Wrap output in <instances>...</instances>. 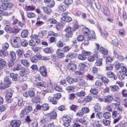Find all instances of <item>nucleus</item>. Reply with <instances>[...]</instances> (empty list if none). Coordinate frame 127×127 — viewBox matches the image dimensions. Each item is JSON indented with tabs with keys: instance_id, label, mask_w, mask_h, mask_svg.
<instances>
[{
	"instance_id": "1",
	"label": "nucleus",
	"mask_w": 127,
	"mask_h": 127,
	"mask_svg": "<svg viewBox=\"0 0 127 127\" xmlns=\"http://www.w3.org/2000/svg\"><path fill=\"white\" fill-rule=\"evenodd\" d=\"M79 26L75 24L74 26V29L71 27H68L65 29V31L66 33L64 36L66 38L67 40H68L69 38L71 37L72 36L73 34L72 32L77 29L79 27Z\"/></svg>"
},
{
	"instance_id": "2",
	"label": "nucleus",
	"mask_w": 127,
	"mask_h": 127,
	"mask_svg": "<svg viewBox=\"0 0 127 127\" xmlns=\"http://www.w3.org/2000/svg\"><path fill=\"white\" fill-rule=\"evenodd\" d=\"M11 44L14 47L18 48L20 47L21 45V40L19 37H14L11 41Z\"/></svg>"
},
{
	"instance_id": "3",
	"label": "nucleus",
	"mask_w": 127,
	"mask_h": 127,
	"mask_svg": "<svg viewBox=\"0 0 127 127\" xmlns=\"http://www.w3.org/2000/svg\"><path fill=\"white\" fill-rule=\"evenodd\" d=\"M91 54V52L84 50L82 51L81 54H79L78 55V58L80 60L84 61L86 59V56H89Z\"/></svg>"
},
{
	"instance_id": "4",
	"label": "nucleus",
	"mask_w": 127,
	"mask_h": 127,
	"mask_svg": "<svg viewBox=\"0 0 127 127\" xmlns=\"http://www.w3.org/2000/svg\"><path fill=\"white\" fill-rule=\"evenodd\" d=\"M95 44L96 48V49H95V51L96 53H97L99 51L100 52L103 54L105 55L107 54L108 53V51L106 49L102 47L99 48V44L97 43H96Z\"/></svg>"
},
{
	"instance_id": "5",
	"label": "nucleus",
	"mask_w": 127,
	"mask_h": 127,
	"mask_svg": "<svg viewBox=\"0 0 127 127\" xmlns=\"http://www.w3.org/2000/svg\"><path fill=\"white\" fill-rule=\"evenodd\" d=\"M39 70L42 76L45 77L47 76V71L45 67L44 66H40L39 68Z\"/></svg>"
},
{
	"instance_id": "6",
	"label": "nucleus",
	"mask_w": 127,
	"mask_h": 127,
	"mask_svg": "<svg viewBox=\"0 0 127 127\" xmlns=\"http://www.w3.org/2000/svg\"><path fill=\"white\" fill-rule=\"evenodd\" d=\"M21 122L19 120H12L10 122V125L13 127H20Z\"/></svg>"
},
{
	"instance_id": "7",
	"label": "nucleus",
	"mask_w": 127,
	"mask_h": 127,
	"mask_svg": "<svg viewBox=\"0 0 127 127\" xmlns=\"http://www.w3.org/2000/svg\"><path fill=\"white\" fill-rule=\"evenodd\" d=\"M102 101L109 103L111 102L113 99V97L111 95H108L105 97L104 99H101Z\"/></svg>"
},
{
	"instance_id": "8",
	"label": "nucleus",
	"mask_w": 127,
	"mask_h": 127,
	"mask_svg": "<svg viewBox=\"0 0 127 127\" xmlns=\"http://www.w3.org/2000/svg\"><path fill=\"white\" fill-rule=\"evenodd\" d=\"M49 113L47 114L46 115H45V117L44 119L41 120L40 122L42 124H45L46 122V121H49L51 120L50 116L49 115Z\"/></svg>"
},
{
	"instance_id": "9",
	"label": "nucleus",
	"mask_w": 127,
	"mask_h": 127,
	"mask_svg": "<svg viewBox=\"0 0 127 127\" xmlns=\"http://www.w3.org/2000/svg\"><path fill=\"white\" fill-rule=\"evenodd\" d=\"M107 77L108 78H113L114 80H116L117 78V77L115 76L114 73L112 71L108 72L106 74Z\"/></svg>"
},
{
	"instance_id": "10",
	"label": "nucleus",
	"mask_w": 127,
	"mask_h": 127,
	"mask_svg": "<svg viewBox=\"0 0 127 127\" xmlns=\"http://www.w3.org/2000/svg\"><path fill=\"white\" fill-rule=\"evenodd\" d=\"M98 57V55L97 54H94L93 55L87 57L88 60L90 62H93Z\"/></svg>"
},
{
	"instance_id": "11",
	"label": "nucleus",
	"mask_w": 127,
	"mask_h": 127,
	"mask_svg": "<svg viewBox=\"0 0 127 127\" xmlns=\"http://www.w3.org/2000/svg\"><path fill=\"white\" fill-rule=\"evenodd\" d=\"M77 54L76 53L69 54L67 55L66 57L68 59L71 60L75 59L77 57Z\"/></svg>"
},
{
	"instance_id": "12",
	"label": "nucleus",
	"mask_w": 127,
	"mask_h": 127,
	"mask_svg": "<svg viewBox=\"0 0 127 127\" xmlns=\"http://www.w3.org/2000/svg\"><path fill=\"white\" fill-rule=\"evenodd\" d=\"M10 79V77L9 76H6L4 77V83L7 84L9 86H10L12 83Z\"/></svg>"
},
{
	"instance_id": "13",
	"label": "nucleus",
	"mask_w": 127,
	"mask_h": 127,
	"mask_svg": "<svg viewBox=\"0 0 127 127\" xmlns=\"http://www.w3.org/2000/svg\"><path fill=\"white\" fill-rule=\"evenodd\" d=\"M6 64V63L4 60L0 58V69L4 68Z\"/></svg>"
},
{
	"instance_id": "14",
	"label": "nucleus",
	"mask_w": 127,
	"mask_h": 127,
	"mask_svg": "<svg viewBox=\"0 0 127 127\" xmlns=\"http://www.w3.org/2000/svg\"><path fill=\"white\" fill-rule=\"evenodd\" d=\"M76 65L74 63H70L68 64V69L72 71H73L76 69Z\"/></svg>"
},
{
	"instance_id": "15",
	"label": "nucleus",
	"mask_w": 127,
	"mask_h": 127,
	"mask_svg": "<svg viewBox=\"0 0 127 127\" xmlns=\"http://www.w3.org/2000/svg\"><path fill=\"white\" fill-rule=\"evenodd\" d=\"M26 73L25 70L23 71V69L22 71L20 72V75L22 77V79H23L24 81H26V80L28 78L27 76L25 75V74Z\"/></svg>"
},
{
	"instance_id": "16",
	"label": "nucleus",
	"mask_w": 127,
	"mask_h": 127,
	"mask_svg": "<svg viewBox=\"0 0 127 127\" xmlns=\"http://www.w3.org/2000/svg\"><path fill=\"white\" fill-rule=\"evenodd\" d=\"M8 53L6 50H1L0 51V56L2 57H5L8 56Z\"/></svg>"
},
{
	"instance_id": "17",
	"label": "nucleus",
	"mask_w": 127,
	"mask_h": 127,
	"mask_svg": "<svg viewBox=\"0 0 127 127\" xmlns=\"http://www.w3.org/2000/svg\"><path fill=\"white\" fill-rule=\"evenodd\" d=\"M83 34L87 36L90 35L91 32L89 29L87 28H84L83 29Z\"/></svg>"
},
{
	"instance_id": "18",
	"label": "nucleus",
	"mask_w": 127,
	"mask_h": 127,
	"mask_svg": "<svg viewBox=\"0 0 127 127\" xmlns=\"http://www.w3.org/2000/svg\"><path fill=\"white\" fill-rule=\"evenodd\" d=\"M10 78H11L12 80L16 81L18 79V75L17 74L14 73H11L10 74Z\"/></svg>"
},
{
	"instance_id": "19",
	"label": "nucleus",
	"mask_w": 127,
	"mask_h": 127,
	"mask_svg": "<svg viewBox=\"0 0 127 127\" xmlns=\"http://www.w3.org/2000/svg\"><path fill=\"white\" fill-rule=\"evenodd\" d=\"M29 32L28 30H24L22 31L21 34V36L23 38L27 37L28 35Z\"/></svg>"
},
{
	"instance_id": "20",
	"label": "nucleus",
	"mask_w": 127,
	"mask_h": 127,
	"mask_svg": "<svg viewBox=\"0 0 127 127\" xmlns=\"http://www.w3.org/2000/svg\"><path fill=\"white\" fill-rule=\"evenodd\" d=\"M41 8L43 10L44 12L46 14H49L52 11L51 9L47 7L43 6Z\"/></svg>"
},
{
	"instance_id": "21",
	"label": "nucleus",
	"mask_w": 127,
	"mask_h": 127,
	"mask_svg": "<svg viewBox=\"0 0 127 127\" xmlns=\"http://www.w3.org/2000/svg\"><path fill=\"white\" fill-rule=\"evenodd\" d=\"M66 79L68 82L70 84H71L74 82H76L78 80V79H75V80L73 78H70L69 77H67Z\"/></svg>"
},
{
	"instance_id": "22",
	"label": "nucleus",
	"mask_w": 127,
	"mask_h": 127,
	"mask_svg": "<svg viewBox=\"0 0 127 127\" xmlns=\"http://www.w3.org/2000/svg\"><path fill=\"white\" fill-rule=\"evenodd\" d=\"M13 95L12 93L11 92H7L5 96V98L7 101L9 100L12 97Z\"/></svg>"
},
{
	"instance_id": "23",
	"label": "nucleus",
	"mask_w": 127,
	"mask_h": 127,
	"mask_svg": "<svg viewBox=\"0 0 127 127\" xmlns=\"http://www.w3.org/2000/svg\"><path fill=\"white\" fill-rule=\"evenodd\" d=\"M32 110V107L31 105L27 106L25 108V111H26V114H27L28 113L31 112Z\"/></svg>"
},
{
	"instance_id": "24",
	"label": "nucleus",
	"mask_w": 127,
	"mask_h": 127,
	"mask_svg": "<svg viewBox=\"0 0 127 127\" xmlns=\"http://www.w3.org/2000/svg\"><path fill=\"white\" fill-rule=\"evenodd\" d=\"M40 59V58L37 56H35L30 58L31 61L33 63H36L38 62V60Z\"/></svg>"
},
{
	"instance_id": "25",
	"label": "nucleus",
	"mask_w": 127,
	"mask_h": 127,
	"mask_svg": "<svg viewBox=\"0 0 127 127\" xmlns=\"http://www.w3.org/2000/svg\"><path fill=\"white\" fill-rule=\"evenodd\" d=\"M61 19L62 20L67 22H70L72 20V18L68 16L62 17Z\"/></svg>"
},
{
	"instance_id": "26",
	"label": "nucleus",
	"mask_w": 127,
	"mask_h": 127,
	"mask_svg": "<svg viewBox=\"0 0 127 127\" xmlns=\"http://www.w3.org/2000/svg\"><path fill=\"white\" fill-rule=\"evenodd\" d=\"M49 114L51 119H55L57 117V113L55 111L52 112Z\"/></svg>"
},
{
	"instance_id": "27",
	"label": "nucleus",
	"mask_w": 127,
	"mask_h": 127,
	"mask_svg": "<svg viewBox=\"0 0 127 127\" xmlns=\"http://www.w3.org/2000/svg\"><path fill=\"white\" fill-rule=\"evenodd\" d=\"M20 30L19 28L17 27H14L11 30L10 32L16 34L19 32Z\"/></svg>"
},
{
	"instance_id": "28",
	"label": "nucleus",
	"mask_w": 127,
	"mask_h": 127,
	"mask_svg": "<svg viewBox=\"0 0 127 127\" xmlns=\"http://www.w3.org/2000/svg\"><path fill=\"white\" fill-rule=\"evenodd\" d=\"M44 51L47 53H52L53 52V50L51 48H46L43 49Z\"/></svg>"
},
{
	"instance_id": "29",
	"label": "nucleus",
	"mask_w": 127,
	"mask_h": 127,
	"mask_svg": "<svg viewBox=\"0 0 127 127\" xmlns=\"http://www.w3.org/2000/svg\"><path fill=\"white\" fill-rule=\"evenodd\" d=\"M49 107L47 104L45 103L42 105V109L44 111L49 110Z\"/></svg>"
},
{
	"instance_id": "30",
	"label": "nucleus",
	"mask_w": 127,
	"mask_h": 127,
	"mask_svg": "<svg viewBox=\"0 0 127 127\" xmlns=\"http://www.w3.org/2000/svg\"><path fill=\"white\" fill-rule=\"evenodd\" d=\"M36 85L38 86L42 87L45 88L46 87V83L44 82H38Z\"/></svg>"
},
{
	"instance_id": "31",
	"label": "nucleus",
	"mask_w": 127,
	"mask_h": 127,
	"mask_svg": "<svg viewBox=\"0 0 127 127\" xmlns=\"http://www.w3.org/2000/svg\"><path fill=\"white\" fill-rule=\"evenodd\" d=\"M47 6L49 7H52L55 4V1L54 0H51L47 3Z\"/></svg>"
},
{
	"instance_id": "32",
	"label": "nucleus",
	"mask_w": 127,
	"mask_h": 127,
	"mask_svg": "<svg viewBox=\"0 0 127 127\" xmlns=\"http://www.w3.org/2000/svg\"><path fill=\"white\" fill-rule=\"evenodd\" d=\"M58 8L63 12L65 11L66 9V6L65 5L63 4L60 5L59 6H58Z\"/></svg>"
},
{
	"instance_id": "33",
	"label": "nucleus",
	"mask_w": 127,
	"mask_h": 127,
	"mask_svg": "<svg viewBox=\"0 0 127 127\" xmlns=\"http://www.w3.org/2000/svg\"><path fill=\"white\" fill-rule=\"evenodd\" d=\"M26 9L27 11H32L34 10L35 8V6H26Z\"/></svg>"
},
{
	"instance_id": "34",
	"label": "nucleus",
	"mask_w": 127,
	"mask_h": 127,
	"mask_svg": "<svg viewBox=\"0 0 127 127\" xmlns=\"http://www.w3.org/2000/svg\"><path fill=\"white\" fill-rule=\"evenodd\" d=\"M48 100L49 101L52 102V103L54 104L57 103V101L56 100V99H55L53 97L49 96L48 98Z\"/></svg>"
},
{
	"instance_id": "35",
	"label": "nucleus",
	"mask_w": 127,
	"mask_h": 127,
	"mask_svg": "<svg viewBox=\"0 0 127 127\" xmlns=\"http://www.w3.org/2000/svg\"><path fill=\"white\" fill-rule=\"evenodd\" d=\"M120 114L119 111H114L112 112V115L115 117H121L120 116Z\"/></svg>"
},
{
	"instance_id": "36",
	"label": "nucleus",
	"mask_w": 127,
	"mask_h": 127,
	"mask_svg": "<svg viewBox=\"0 0 127 127\" xmlns=\"http://www.w3.org/2000/svg\"><path fill=\"white\" fill-rule=\"evenodd\" d=\"M62 120L64 121H71V118L66 115H64L63 117Z\"/></svg>"
},
{
	"instance_id": "37",
	"label": "nucleus",
	"mask_w": 127,
	"mask_h": 127,
	"mask_svg": "<svg viewBox=\"0 0 127 127\" xmlns=\"http://www.w3.org/2000/svg\"><path fill=\"white\" fill-rule=\"evenodd\" d=\"M111 116V115L109 112H106L103 114V117L106 119L109 118Z\"/></svg>"
},
{
	"instance_id": "38",
	"label": "nucleus",
	"mask_w": 127,
	"mask_h": 127,
	"mask_svg": "<svg viewBox=\"0 0 127 127\" xmlns=\"http://www.w3.org/2000/svg\"><path fill=\"white\" fill-rule=\"evenodd\" d=\"M110 87L111 88V90L113 92L116 91L119 89L118 86L116 85L112 86H110Z\"/></svg>"
},
{
	"instance_id": "39",
	"label": "nucleus",
	"mask_w": 127,
	"mask_h": 127,
	"mask_svg": "<svg viewBox=\"0 0 127 127\" xmlns=\"http://www.w3.org/2000/svg\"><path fill=\"white\" fill-rule=\"evenodd\" d=\"M35 91L34 89L29 91V96L30 97H33L35 95Z\"/></svg>"
},
{
	"instance_id": "40",
	"label": "nucleus",
	"mask_w": 127,
	"mask_h": 127,
	"mask_svg": "<svg viewBox=\"0 0 127 127\" xmlns=\"http://www.w3.org/2000/svg\"><path fill=\"white\" fill-rule=\"evenodd\" d=\"M9 86L8 85L5 83L4 84H0V89H4L6 88H8Z\"/></svg>"
},
{
	"instance_id": "41",
	"label": "nucleus",
	"mask_w": 127,
	"mask_h": 127,
	"mask_svg": "<svg viewBox=\"0 0 127 127\" xmlns=\"http://www.w3.org/2000/svg\"><path fill=\"white\" fill-rule=\"evenodd\" d=\"M103 124L105 126H109L110 125V121L106 119H104L102 120Z\"/></svg>"
},
{
	"instance_id": "42",
	"label": "nucleus",
	"mask_w": 127,
	"mask_h": 127,
	"mask_svg": "<svg viewBox=\"0 0 127 127\" xmlns=\"http://www.w3.org/2000/svg\"><path fill=\"white\" fill-rule=\"evenodd\" d=\"M81 109L84 114L87 113L90 111L89 109L88 108L85 107H83Z\"/></svg>"
},
{
	"instance_id": "43",
	"label": "nucleus",
	"mask_w": 127,
	"mask_h": 127,
	"mask_svg": "<svg viewBox=\"0 0 127 127\" xmlns=\"http://www.w3.org/2000/svg\"><path fill=\"white\" fill-rule=\"evenodd\" d=\"M7 7L6 4V3H3L0 6V9L3 10H5L7 9Z\"/></svg>"
},
{
	"instance_id": "44",
	"label": "nucleus",
	"mask_w": 127,
	"mask_h": 127,
	"mask_svg": "<svg viewBox=\"0 0 127 127\" xmlns=\"http://www.w3.org/2000/svg\"><path fill=\"white\" fill-rule=\"evenodd\" d=\"M9 46V44L7 42H6L2 45V48L3 50H6L8 48Z\"/></svg>"
},
{
	"instance_id": "45",
	"label": "nucleus",
	"mask_w": 127,
	"mask_h": 127,
	"mask_svg": "<svg viewBox=\"0 0 127 127\" xmlns=\"http://www.w3.org/2000/svg\"><path fill=\"white\" fill-rule=\"evenodd\" d=\"M10 54L12 60H15L16 58V56L15 53L13 51H12L10 52Z\"/></svg>"
},
{
	"instance_id": "46",
	"label": "nucleus",
	"mask_w": 127,
	"mask_h": 127,
	"mask_svg": "<svg viewBox=\"0 0 127 127\" xmlns=\"http://www.w3.org/2000/svg\"><path fill=\"white\" fill-rule=\"evenodd\" d=\"M90 92L92 94L96 95L98 93V91L97 89L92 88L90 90Z\"/></svg>"
},
{
	"instance_id": "47",
	"label": "nucleus",
	"mask_w": 127,
	"mask_h": 127,
	"mask_svg": "<svg viewBox=\"0 0 127 127\" xmlns=\"http://www.w3.org/2000/svg\"><path fill=\"white\" fill-rule=\"evenodd\" d=\"M102 61L103 59L102 58L98 59L96 61V65L98 66L101 65L102 64Z\"/></svg>"
},
{
	"instance_id": "48",
	"label": "nucleus",
	"mask_w": 127,
	"mask_h": 127,
	"mask_svg": "<svg viewBox=\"0 0 127 127\" xmlns=\"http://www.w3.org/2000/svg\"><path fill=\"white\" fill-rule=\"evenodd\" d=\"M61 96V94L60 93H56L54 95V97H52L55 99L58 100L59 99Z\"/></svg>"
},
{
	"instance_id": "49",
	"label": "nucleus",
	"mask_w": 127,
	"mask_h": 127,
	"mask_svg": "<svg viewBox=\"0 0 127 127\" xmlns=\"http://www.w3.org/2000/svg\"><path fill=\"white\" fill-rule=\"evenodd\" d=\"M21 63L24 66L28 67L29 66V64L27 61L25 60H22L21 61Z\"/></svg>"
},
{
	"instance_id": "50",
	"label": "nucleus",
	"mask_w": 127,
	"mask_h": 127,
	"mask_svg": "<svg viewBox=\"0 0 127 127\" xmlns=\"http://www.w3.org/2000/svg\"><path fill=\"white\" fill-rule=\"evenodd\" d=\"M96 116L97 119H100L103 117V114L102 112H98L97 113Z\"/></svg>"
},
{
	"instance_id": "51",
	"label": "nucleus",
	"mask_w": 127,
	"mask_h": 127,
	"mask_svg": "<svg viewBox=\"0 0 127 127\" xmlns=\"http://www.w3.org/2000/svg\"><path fill=\"white\" fill-rule=\"evenodd\" d=\"M62 51L60 49H58L57 51V54L58 55L62 57H64V54L62 53Z\"/></svg>"
},
{
	"instance_id": "52",
	"label": "nucleus",
	"mask_w": 127,
	"mask_h": 127,
	"mask_svg": "<svg viewBox=\"0 0 127 127\" xmlns=\"http://www.w3.org/2000/svg\"><path fill=\"white\" fill-rule=\"evenodd\" d=\"M74 124L72 125L71 127H79L81 126V125L79 124L77 120L74 121Z\"/></svg>"
},
{
	"instance_id": "53",
	"label": "nucleus",
	"mask_w": 127,
	"mask_h": 127,
	"mask_svg": "<svg viewBox=\"0 0 127 127\" xmlns=\"http://www.w3.org/2000/svg\"><path fill=\"white\" fill-rule=\"evenodd\" d=\"M78 122H80L82 124H83L85 125H86L87 124V122L85 119L82 118L79 119L78 120Z\"/></svg>"
},
{
	"instance_id": "54",
	"label": "nucleus",
	"mask_w": 127,
	"mask_h": 127,
	"mask_svg": "<svg viewBox=\"0 0 127 127\" xmlns=\"http://www.w3.org/2000/svg\"><path fill=\"white\" fill-rule=\"evenodd\" d=\"M92 99V97L90 96H87L84 99V101L87 102L91 101Z\"/></svg>"
},
{
	"instance_id": "55",
	"label": "nucleus",
	"mask_w": 127,
	"mask_h": 127,
	"mask_svg": "<svg viewBox=\"0 0 127 127\" xmlns=\"http://www.w3.org/2000/svg\"><path fill=\"white\" fill-rule=\"evenodd\" d=\"M73 2L72 0H64V3L67 5H68L71 4Z\"/></svg>"
},
{
	"instance_id": "56",
	"label": "nucleus",
	"mask_w": 127,
	"mask_h": 127,
	"mask_svg": "<svg viewBox=\"0 0 127 127\" xmlns=\"http://www.w3.org/2000/svg\"><path fill=\"white\" fill-rule=\"evenodd\" d=\"M15 64V60H10L8 62V65L10 67L13 65Z\"/></svg>"
},
{
	"instance_id": "57",
	"label": "nucleus",
	"mask_w": 127,
	"mask_h": 127,
	"mask_svg": "<svg viewBox=\"0 0 127 127\" xmlns=\"http://www.w3.org/2000/svg\"><path fill=\"white\" fill-rule=\"evenodd\" d=\"M32 101L34 103H37L39 102L40 101L39 97H35L32 99Z\"/></svg>"
},
{
	"instance_id": "58",
	"label": "nucleus",
	"mask_w": 127,
	"mask_h": 127,
	"mask_svg": "<svg viewBox=\"0 0 127 127\" xmlns=\"http://www.w3.org/2000/svg\"><path fill=\"white\" fill-rule=\"evenodd\" d=\"M27 16L30 18H33L35 17V14L34 13L31 12L27 14Z\"/></svg>"
},
{
	"instance_id": "59",
	"label": "nucleus",
	"mask_w": 127,
	"mask_h": 127,
	"mask_svg": "<svg viewBox=\"0 0 127 127\" xmlns=\"http://www.w3.org/2000/svg\"><path fill=\"white\" fill-rule=\"evenodd\" d=\"M52 60L54 61H55L58 58V56L56 54H53L51 56Z\"/></svg>"
},
{
	"instance_id": "60",
	"label": "nucleus",
	"mask_w": 127,
	"mask_h": 127,
	"mask_svg": "<svg viewBox=\"0 0 127 127\" xmlns=\"http://www.w3.org/2000/svg\"><path fill=\"white\" fill-rule=\"evenodd\" d=\"M115 68L118 70L119 68L121 67V64H120L119 62H116L115 63Z\"/></svg>"
},
{
	"instance_id": "61",
	"label": "nucleus",
	"mask_w": 127,
	"mask_h": 127,
	"mask_svg": "<svg viewBox=\"0 0 127 127\" xmlns=\"http://www.w3.org/2000/svg\"><path fill=\"white\" fill-rule=\"evenodd\" d=\"M48 89H52V85L50 80H48L47 81V85L46 86Z\"/></svg>"
},
{
	"instance_id": "62",
	"label": "nucleus",
	"mask_w": 127,
	"mask_h": 127,
	"mask_svg": "<svg viewBox=\"0 0 127 127\" xmlns=\"http://www.w3.org/2000/svg\"><path fill=\"white\" fill-rule=\"evenodd\" d=\"M57 45L59 47H61L63 46V44L61 41L59 40L57 42Z\"/></svg>"
},
{
	"instance_id": "63",
	"label": "nucleus",
	"mask_w": 127,
	"mask_h": 127,
	"mask_svg": "<svg viewBox=\"0 0 127 127\" xmlns=\"http://www.w3.org/2000/svg\"><path fill=\"white\" fill-rule=\"evenodd\" d=\"M101 79L102 80V81L104 83L107 84L109 82L108 79L105 77H102Z\"/></svg>"
},
{
	"instance_id": "64",
	"label": "nucleus",
	"mask_w": 127,
	"mask_h": 127,
	"mask_svg": "<svg viewBox=\"0 0 127 127\" xmlns=\"http://www.w3.org/2000/svg\"><path fill=\"white\" fill-rule=\"evenodd\" d=\"M86 78L89 80L92 81L93 80L94 76L89 74H87L86 76Z\"/></svg>"
}]
</instances>
